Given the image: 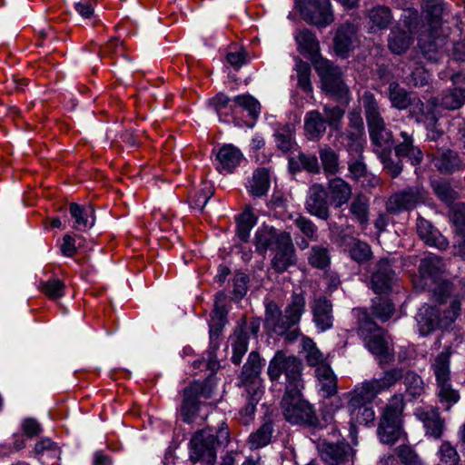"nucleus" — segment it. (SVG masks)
Wrapping results in <instances>:
<instances>
[{
    "label": "nucleus",
    "mask_w": 465,
    "mask_h": 465,
    "mask_svg": "<svg viewBox=\"0 0 465 465\" xmlns=\"http://www.w3.org/2000/svg\"><path fill=\"white\" fill-rule=\"evenodd\" d=\"M262 369V363L260 354L257 351H252L248 355L247 361L243 365L240 376V381L245 387L247 401L241 413L249 418L253 415L256 405L263 394L261 379Z\"/></svg>",
    "instance_id": "8"
},
{
    "label": "nucleus",
    "mask_w": 465,
    "mask_h": 465,
    "mask_svg": "<svg viewBox=\"0 0 465 465\" xmlns=\"http://www.w3.org/2000/svg\"><path fill=\"white\" fill-rule=\"evenodd\" d=\"M371 312L377 319L386 322L391 317L394 306L386 298L377 297L372 301Z\"/></svg>",
    "instance_id": "52"
},
{
    "label": "nucleus",
    "mask_w": 465,
    "mask_h": 465,
    "mask_svg": "<svg viewBox=\"0 0 465 465\" xmlns=\"http://www.w3.org/2000/svg\"><path fill=\"white\" fill-rule=\"evenodd\" d=\"M308 262L313 268L326 269L331 263L330 249L322 245L312 246L308 255Z\"/></svg>",
    "instance_id": "46"
},
{
    "label": "nucleus",
    "mask_w": 465,
    "mask_h": 465,
    "mask_svg": "<svg viewBox=\"0 0 465 465\" xmlns=\"http://www.w3.org/2000/svg\"><path fill=\"white\" fill-rule=\"evenodd\" d=\"M319 156L326 174H335L339 171L340 163L337 153L329 145H324L319 150Z\"/></svg>",
    "instance_id": "47"
},
{
    "label": "nucleus",
    "mask_w": 465,
    "mask_h": 465,
    "mask_svg": "<svg viewBox=\"0 0 465 465\" xmlns=\"http://www.w3.org/2000/svg\"><path fill=\"white\" fill-rule=\"evenodd\" d=\"M274 431L273 423L265 421L255 431L250 434L248 444L251 450H256L267 446L272 438Z\"/></svg>",
    "instance_id": "36"
},
{
    "label": "nucleus",
    "mask_w": 465,
    "mask_h": 465,
    "mask_svg": "<svg viewBox=\"0 0 465 465\" xmlns=\"http://www.w3.org/2000/svg\"><path fill=\"white\" fill-rule=\"evenodd\" d=\"M289 235L287 232H278L273 227L262 226L254 234L253 243L256 252L264 255L268 250H274L279 245L281 238H287Z\"/></svg>",
    "instance_id": "18"
},
{
    "label": "nucleus",
    "mask_w": 465,
    "mask_h": 465,
    "mask_svg": "<svg viewBox=\"0 0 465 465\" xmlns=\"http://www.w3.org/2000/svg\"><path fill=\"white\" fill-rule=\"evenodd\" d=\"M400 135L402 141L395 148L397 156L408 158L414 165L419 164L422 160V153L413 144L412 134L402 131Z\"/></svg>",
    "instance_id": "28"
},
{
    "label": "nucleus",
    "mask_w": 465,
    "mask_h": 465,
    "mask_svg": "<svg viewBox=\"0 0 465 465\" xmlns=\"http://www.w3.org/2000/svg\"><path fill=\"white\" fill-rule=\"evenodd\" d=\"M313 322L317 329L325 331L332 327V304L326 297L320 296L314 299L312 306Z\"/></svg>",
    "instance_id": "19"
},
{
    "label": "nucleus",
    "mask_w": 465,
    "mask_h": 465,
    "mask_svg": "<svg viewBox=\"0 0 465 465\" xmlns=\"http://www.w3.org/2000/svg\"><path fill=\"white\" fill-rule=\"evenodd\" d=\"M403 410L402 394L393 395L384 407L377 429L379 439L382 443L394 444L403 436L404 432L401 425Z\"/></svg>",
    "instance_id": "10"
},
{
    "label": "nucleus",
    "mask_w": 465,
    "mask_h": 465,
    "mask_svg": "<svg viewBox=\"0 0 465 465\" xmlns=\"http://www.w3.org/2000/svg\"><path fill=\"white\" fill-rule=\"evenodd\" d=\"M302 348L306 352V360L309 365L316 368L322 364H327L324 361V355L316 347L315 343L310 338H303Z\"/></svg>",
    "instance_id": "53"
},
{
    "label": "nucleus",
    "mask_w": 465,
    "mask_h": 465,
    "mask_svg": "<svg viewBox=\"0 0 465 465\" xmlns=\"http://www.w3.org/2000/svg\"><path fill=\"white\" fill-rule=\"evenodd\" d=\"M329 190L331 198L337 203H347L351 195V185L341 178L331 180Z\"/></svg>",
    "instance_id": "45"
},
{
    "label": "nucleus",
    "mask_w": 465,
    "mask_h": 465,
    "mask_svg": "<svg viewBox=\"0 0 465 465\" xmlns=\"http://www.w3.org/2000/svg\"><path fill=\"white\" fill-rule=\"evenodd\" d=\"M357 42V28L352 24L341 25L334 38V50L341 57H346Z\"/></svg>",
    "instance_id": "21"
},
{
    "label": "nucleus",
    "mask_w": 465,
    "mask_h": 465,
    "mask_svg": "<svg viewBox=\"0 0 465 465\" xmlns=\"http://www.w3.org/2000/svg\"><path fill=\"white\" fill-rule=\"evenodd\" d=\"M295 71L299 86L306 93L312 91L311 84V66L308 63L297 58Z\"/></svg>",
    "instance_id": "54"
},
{
    "label": "nucleus",
    "mask_w": 465,
    "mask_h": 465,
    "mask_svg": "<svg viewBox=\"0 0 465 465\" xmlns=\"http://www.w3.org/2000/svg\"><path fill=\"white\" fill-rule=\"evenodd\" d=\"M431 185L440 201L448 203L457 200V193L450 188L449 183L434 181Z\"/></svg>",
    "instance_id": "58"
},
{
    "label": "nucleus",
    "mask_w": 465,
    "mask_h": 465,
    "mask_svg": "<svg viewBox=\"0 0 465 465\" xmlns=\"http://www.w3.org/2000/svg\"><path fill=\"white\" fill-rule=\"evenodd\" d=\"M303 388L284 391L281 405L287 421L293 425H303L308 428L322 430L320 420L312 406L302 398Z\"/></svg>",
    "instance_id": "9"
},
{
    "label": "nucleus",
    "mask_w": 465,
    "mask_h": 465,
    "mask_svg": "<svg viewBox=\"0 0 465 465\" xmlns=\"http://www.w3.org/2000/svg\"><path fill=\"white\" fill-rule=\"evenodd\" d=\"M388 93L393 107L399 110L410 107L411 114L416 117V121L424 124L428 132V139L437 141L443 135V130L438 124L436 99H432L425 104L419 98H412L397 82H391L389 84Z\"/></svg>",
    "instance_id": "1"
},
{
    "label": "nucleus",
    "mask_w": 465,
    "mask_h": 465,
    "mask_svg": "<svg viewBox=\"0 0 465 465\" xmlns=\"http://www.w3.org/2000/svg\"><path fill=\"white\" fill-rule=\"evenodd\" d=\"M297 262L295 248L291 234L287 238H281L279 245L274 248V255L271 260V267L277 273L286 272Z\"/></svg>",
    "instance_id": "16"
},
{
    "label": "nucleus",
    "mask_w": 465,
    "mask_h": 465,
    "mask_svg": "<svg viewBox=\"0 0 465 465\" xmlns=\"http://www.w3.org/2000/svg\"><path fill=\"white\" fill-rule=\"evenodd\" d=\"M225 295L220 293L216 296L214 309L211 313L209 323L210 349L217 350L219 347L218 338L221 335L224 325L227 322V310L223 303Z\"/></svg>",
    "instance_id": "17"
},
{
    "label": "nucleus",
    "mask_w": 465,
    "mask_h": 465,
    "mask_svg": "<svg viewBox=\"0 0 465 465\" xmlns=\"http://www.w3.org/2000/svg\"><path fill=\"white\" fill-rule=\"evenodd\" d=\"M455 206L457 208L451 209L450 220L460 237L457 244L458 252L460 256H465V205Z\"/></svg>",
    "instance_id": "39"
},
{
    "label": "nucleus",
    "mask_w": 465,
    "mask_h": 465,
    "mask_svg": "<svg viewBox=\"0 0 465 465\" xmlns=\"http://www.w3.org/2000/svg\"><path fill=\"white\" fill-rule=\"evenodd\" d=\"M294 8L305 22L318 27H326L334 21L330 0H295Z\"/></svg>",
    "instance_id": "13"
},
{
    "label": "nucleus",
    "mask_w": 465,
    "mask_h": 465,
    "mask_svg": "<svg viewBox=\"0 0 465 465\" xmlns=\"http://www.w3.org/2000/svg\"><path fill=\"white\" fill-rule=\"evenodd\" d=\"M348 411L351 422L367 425L375 420L372 404H358V406H350L348 404Z\"/></svg>",
    "instance_id": "44"
},
{
    "label": "nucleus",
    "mask_w": 465,
    "mask_h": 465,
    "mask_svg": "<svg viewBox=\"0 0 465 465\" xmlns=\"http://www.w3.org/2000/svg\"><path fill=\"white\" fill-rule=\"evenodd\" d=\"M450 346L444 347L431 361L430 368L436 380L437 396L446 411L460 401V393L452 387L450 381Z\"/></svg>",
    "instance_id": "7"
},
{
    "label": "nucleus",
    "mask_w": 465,
    "mask_h": 465,
    "mask_svg": "<svg viewBox=\"0 0 465 465\" xmlns=\"http://www.w3.org/2000/svg\"><path fill=\"white\" fill-rule=\"evenodd\" d=\"M412 41L411 27L408 28V31L397 27L391 31L388 46L393 54H401L409 49Z\"/></svg>",
    "instance_id": "30"
},
{
    "label": "nucleus",
    "mask_w": 465,
    "mask_h": 465,
    "mask_svg": "<svg viewBox=\"0 0 465 465\" xmlns=\"http://www.w3.org/2000/svg\"><path fill=\"white\" fill-rule=\"evenodd\" d=\"M452 292L453 284L450 281H442L440 282H438L432 291L433 297L439 302L437 306L446 308L444 306V302L447 300V298L450 297Z\"/></svg>",
    "instance_id": "59"
},
{
    "label": "nucleus",
    "mask_w": 465,
    "mask_h": 465,
    "mask_svg": "<svg viewBox=\"0 0 465 465\" xmlns=\"http://www.w3.org/2000/svg\"><path fill=\"white\" fill-rule=\"evenodd\" d=\"M274 137L277 148L283 153L294 152L298 147L294 140L293 127L291 124L277 129Z\"/></svg>",
    "instance_id": "40"
},
{
    "label": "nucleus",
    "mask_w": 465,
    "mask_h": 465,
    "mask_svg": "<svg viewBox=\"0 0 465 465\" xmlns=\"http://www.w3.org/2000/svg\"><path fill=\"white\" fill-rule=\"evenodd\" d=\"M357 320L358 333L363 339L367 349L374 355L381 357L380 364L388 363L393 360V352L389 347V341L384 331L372 320L370 313L362 308L353 310Z\"/></svg>",
    "instance_id": "3"
},
{
    "label": "nucleus",
    "mask_w": 465,
    "mask_h": 465,
    "mask_svg": "<svg viewBox=\"0 0 465 465\" xmlns=\"http://www.w3.org/2000/svg\"><path fill=\"white\" fill-rule=\"evenodd\" d=\"M249 336L248 333L240 329L234 332L232 341V361L235 365H239L242 362L243 355L248 350Z\"/></svg>",
    "instance_id": "43"
},
{
    "label": "nucleus",
    "mask_w": 465,
    "mask_h": 465,
    "mask_svg": "<svg viewBox=\"0 0 465 465\" xmlns=\"http://www.w3.org/2000/svg\"><path fill=\"white\" fill-rule=\"evenodd\" d=\"M298 50L302 54L314 57L319 53V42L315 35L308 29L300 30L295 35Z\"/></svg>",
    "instance_id": "34"
},
{
    "label": "nucleus",
    "mask_w": 465,
    "mask_h": 465,
    "mask_svg": "<svg viewBox=\"0 0 465 465\" xmlns=\"http://www.w3.org/2000/svg\"><path fill=\"white\" fill-rule=\"evenodd\" d=\"M34 451L38 458L45 456L46 452L50 451L53 456L61 454V450L58 446L49 438H43L38 440L35 445Z\"/></svg>",
    "instance_id": "64"
},
{
    "label": "nucleus",
    "mask_w": 465,
    "mask_h": 465,
    "mask_svg": "<svg viewBox=\"0 0 465 465\" xmlns=\"http://www.w3.org/2000/svg\"><path fill=\"white\" fill-rule=\"evenodd\" d=\"M304 129L310 140H318L326 131L325 120L319 111L313 110L306 114Z\"/></svg>",
    "instance_id": "32"
},
{
    "label": "nucleus",
    "mask_w": 465,
    "mask_h": 465,
    "mask_svg": "<svg viewBox=\"0 0 465 465\" xmlns=\"http://www.w3.org/2000/svg\"><path fill=\"white\" fill-rule=\"evenodd\" d=\"M305 298L301 293H293L290 303L282 312L273 302L266 306L264 326L267 331L277 335H286L289 341L298 336L297 325L305 312Z\"/></svg>",
    "instance_id": "2"
},
{
    "label": "nucleus",
    "mask_w": 465,
    "mask_h": 465,
    "mask_svg": "<svg viewBox=\"0 0 465 465\" xmlns=\"http://www.w3.org/2000/svg\"><path fill=\"white\" fill-rule=\"evenodd\" d=\"M232 103L246 110L252 118H256L261 112L260 103L250 94L237 95L232 99Z\"/></svg>",
    "instance_id": "57"
},
{
    "label": "nucleus",
    "mask_w": 465,
    "mask_h": 465,
    "mask_svg": "<svg viewBox=\"0 0 465 465\" xmlns=\"http://www.w3.org/2000/svg\"><path fill=\"white\" fill-rule=\"evenodd\" d=\"M267 375L272 382H280L284 375L285 391L304 388L302 379V362L294 355L287 354L278 350L270 360L267 367Z\"/></svg>",
    "instance_id": "5"
},
{
    "label": "nucleus",
    "mask_w": 465,
    "mask_h": 465,
    "mask_svg": "<svg viewBox=\"0 0 465 465\" xmlns=\"http://www.w3.org/2000/svg\"><path fill=\"white\" fill-rule=\"evenodd\" d=\"M370 137L375 145V153L378 154L382 151H390L392 146V134L385 127V123H379L368 126Z\"/></svg>",
    "instance_id": "29"
},
{
    "label": "nucleus",
    "mask_w": 465,
    "mask_h": 465,
    "mask_svg": "<svg viewBox=\"0 0 465 465\" xmlns=\"http://www.w3.org/2000/svg\"><path fill=\"white\" fill-rule=\"evenodd\" d=\"M367 16L371 24L372 31L387 29L393 20L391 10L381 5H377L370 9Z\"/></svg>",
    "instance_id": "33"
},
{
    "label": "nucleus",
    "mask_w": 465,
    "mask_h": 465,
    "mask_svg": "<svg viewBox=\"0 0 465 465\" xmlns=\"http://www.w3.org/2000/svg\"><path fill=\"white\" fill-rule=\"evenodd\" d=\"M461 302L454 298L448 308L424 304L416 315L418 331L426 336L439 328H448L460 315Z\"/></svg>",
    "instance_id": "6"
},
{
    "label": "nucleus",
    "mask_w": 465,
    "mask_h": 465,
    "mask_svg": "<svg viewBox=\"0 0 465 465\" xmlns=\"http://www.w3.org/2000/svg\"><path fill=\"white\" fill-rule=\"evenodd\" d=\"M391 260L381 258L375 264L371 276V288L376 293H385L392 289L397 277Z\"/></svg>",
    "instance_id": "15"
},
{
    "label": "nucleus",
    "mask_w": 465,
    "mask_h": 465,
    "mask_svg": "<svg viewBox=\"0 0 465 465\" xmlns=\"http://www.w3.org/2000/svg\"><path fill=\"white\" fill-rule=\"evenodd\" d=\"M215 383L213 375L203 381H193L184 388L183 402L181 405V416L184 422L191 423L196 417L201 398L210 399L213 393Z\"/></svg>",
    "instance_id": "11"
},
{
    "label": "nucleus",
    "mask_w": 465,
    "mask_h": 465,
    "mask_svg": "<svg viewBox=\"0 0 465 465\" xmlns=\"http://www.w3.org/2000/svg\"><path fill=\"white\" fill-rule=\"evenodd\" d=\"M460 160L458 155L453 151H447L442 153L441 156L435 160V166L441 173H452L460 166Z\"/></svg>",
    "instance_id": "55"
},
{
    "label": "nucleus",
    "mask_w": 465,
    "mask_h": 465,
    "mask_svg": "<svg viewBox=\"0 0 465 465\" xmlns=\"http://www.w3.org/2000/svg\"><path fill=\"white\" fill-rule=\"evenodd\" d=\"M416 415L422 421L426 430V434L435 439H440L442 435L444 428V420L440 417L437 410L420 409L417 410Z\"/></svg>",
    "instance_id": "25"
},
{
    "label": "nucleus",
    "mask_w": 465,
    "mask_h": 465,
    "mask_svg": "<svg viewBox=\"0 0 465 465\" xmlns=\"http://www.w3.org/2000/svg\"><path fill=\"white\" fill-rule=\"evenodd\" d=\"M217 170L223 173H231L243 159L242 153L232 144L223 145L216 153Z\"/></svg>",
    "instance_id": "20"
},
{
    "label": "nucleus",
    "mask_w": 465,
    "mask_h": 465,
    "mask_svg": "<svg viewBox=\"0 0 465 465\" xmlns=\"http://www.w3.org/2000/svg\"><path fill=\"white\" fill-rule=\"evenodd\" d=\"M322 397L329 398L337 392V379L328 364H322L315 370Z\"/></svg>",
    "instance_id": "27"
},
{
    "label": "nucleus",
    "mask_w": 465,
    "mask_h": 465,
    "mask_svg": "<svg viewBox=\"0 0 465 465\" xmlns=\"http://www.w3.org/2000/svg\"><path fill=\"white\" fill-rule=\"evenodd\" d=\"M368 126L384 122L374 95L365 92L361 98Z\"/></svg>",
    "instance_id": "38"
},
{
    "label": "nucleus",
    "mask_w": 465,
    "mask_h": 465,
    "mask_svg": "<svg viewBox=\"0 0 465 465\" xmlns=\"http://www.w3.org/2000/svg\"><path fill=\"white\" fill-rule=\"evenodd\" d=\"M341 245L349 252L350 257L358 263L367 262L372 256L370 245L352 236H342Z\"/></svg>",
    "instance_id": "22"
},
{
    "label": "nucleus",
    "mask_w": 465,
    "mask_h": 465,
    "mask_svg": "<svg viewBox=\"0 0 465 465\" xmlns=\"http://www.w3.org/2000/svg\"><path fill=\"white\" fill-rule=\"evenodd\" d=\"M465 103V89L454 88L445 93L439 104L443 109L456 110Z\"/></svg>",
    "instance_id": "49"
},
{
    "label": "nucleus",
    "mask_w": 465,
    "mask_h": 465,
    "mask_svg": "<svg viewBox=\"0 0 465 465\" xmlns=\"http://www.w3.org/2000/svg\"><path fill=\"white\" fill-rule=\"evenodd\" d=\"M237 235L242 242H248L251 230L257 223V216L247 207L236 217Z\"/></svg>",
    "instance_id": "42"
},
{
    "label": "nucleus",
    "mask_w": 465,
    "mask_h": 465,
    "mask_svg": "<svg viewBox=\"0 0 465 465\" xmlns=\"http://www.w3.org/2000/svg\"><path fill=\"white\" fill-rule=\"evenodd\" d=\"M39 288L49 299L56 300L64 296L65 285L59 279L54 278L41 282Z\"/></svg>",
    "instance_id": "56"
},
{
    "label": "nucleus",
    "mask_w": 465,
    "mask_h": 465,
    "mask_svg": "<svg viewBox=\"0 0 465 465\" xmlns=\"http://www.w3.org/2000/svg\"><path fill=\"white\" fill-rule=\"evenodd\" d=\"M439 454L440 460L448 463L449 465H457L460 460L459 454L454 447L450 442L444 441L441 443Z\"/></svg>",
    "instance_id": "62"
},
{
    "label": "nucleus",
    "mask_w": 465,
    "mask_h": 465,
    "mask_svg": "<svg viewBox=\"0 0 465 465\" xmlns=\"http://www.w3.org/2000/svg\"><path fill=\"white\" fill-rule=\"evenodd\" d=\"M381 391L373 379L367 380L355 386L351 393L349 401L350 406H358V404H372L373 400Z\"/></svg>",
    "instance_id": "24"
},
{
    "label": "nucleus",
    "mask_w": 465,
    "mask_h": 465,
    "mask_svg": "<svg viewBox=\"0 0 465 465\" xmlns=\"http://www.w3.org/2000/svg\"><path fill=\"white\" fill-rule=\"evenodd\" d=\"M249 278L242 272H238L232 280V300H241L247 292Z\"/></svg>",
    "instance_id": "60"
},
{
    "label": "nucleus",
    "mask_w": 465,
    "mask_h": 465,
    "mask_svg": "<svg viewBox=\"0 0 465 465\" xmlns=\"http://www.w3.org/2000/svg\"><path fill=\"white\" fill-rule=\"evenodd\" d=\"M426 194L423 188H408L392 195L390 203H422L427 200Z\"/></svg>",
    "instance_id": "41"
},
{
    "label": "nucleus",
    "mask_w": 465,
    "mask_h": 465,
    "mask_svg": "<svg viewBox=\"0 0 465 465\" xmlns=\"http://www.w3.org/2000/svg\"><path fill=\"white\" fill-rule=\"evenodd\" d=\"M69 212L75 230L85 231L94 226L95 217L93 205H70Z\"/></svg>",
    "instance_id": "26"
},
{
    "label": "nucleus",
    "mask_w": 465,
    "mask_h": 465,
    "mask_svg": "<svg viewBox=\"0 0 465 465\" xmlns=\"http://www.w3.org/2000/svg\"><path fill=\"white\" fill-rule=\"evenodd\" d=\"M315 69L322 79V89L330 95L347 103L350 91L342 79L341 69L326 59L316 61Z\"/></svg>",
    "instance_id": "12"
},
{
    "label": "nucleus",
    "mask_w": 465,
    "mask_h": 465,
    "mask_svg": "<svg viewBox=\"0 0 465 465\" xmlns=\"http://www.w3.org/2000/svg\"><path fill=\"white\" fill-rule=\"evenodd\" d=\"M402 377L403 369L397 367L383 371L380 378H374L373 381L380 391L382 392L394 386Z\"/></svg>",
    "instance_id": "48"
},
{
    "label": "nucleus",
    "mask_w": 465,
    "mask_h": 465,
    "mask_svg": "<svg viewBox=\"0 0 465 465\" xmlns=\"http://www.w3.org/2000/svg\"><path fill=\"white\" fill-rule=\"evenodd\" d=\"M402 379L406 387V392L412 398L420 396L423 392L422 379L413 371H405L403 369Z\"/></svg>",
    "instance_id": "51"
},
{
    "label": "nucleus",
    "mask_w": 465,
    "mask_h": 465,
    "mask_svg": "<svg viewBox=\"0 0 465 465\" xmlns=\"http://www.w3.org/2000/svg\"><path fill=\"white\" fill-rule=\"evenodd\" d=\"M356 157H351L348 161V170L351 176L359 180L368 175L366 164L363 162L362 148L361 144H357L355 147Z\"/></svg>",
    "instance_id": "50"
},
{
    "label": "nucleus",
    "mask_w": 465,
    "mask_h": 465,
    "mask_svg": "<svg viewBox=\"0 0 465 465\" xmlns=\"http://www.w3.org/2000/svg\"><path fill=\"white\" fill-rule=\"evenodd\" d=\"M444 263L440 257L429 255L420 261L419 272L423 278L436 282L443 270Z\"/></svg>",
    "instance_id": "37"
},
{
    "label": "nucleus",
    "mask_w": 465,
    "mask_h": 465,
    "mask_svg": "<svg viewBox=\"0 0 465 465\" xmlns=\"http://www.w3.org/2000/svg\"><path fill=\"white\" fill-rule=\"evenodd\" d=\"M270 187L269 172L265 168H259L252 173L251 179L246 183L247 192L254 196L264 195Z\"/></svg>",
    "instance_id": "31"
},
{
    "label": "nucleus",
    "mask_w": 465,
    "mask_h": 465,
    "mask_svg": "<svg viewBox=\"0 0 465 465\" xmlns=\"http://www.w3.org/2000/svg\"><path fill=\"white\" fill-rule=\"evenodd\" d=\"M232 102V100L224 94H218L210 100V104L221 121L229 122L230 117L235 118L237 114L235 106L231 104Z\"/></svg>",
    "instance_id": "35"
},
{
    "label": "nucleus",
    "mask_w": 465,
    "mask_h": 465,
    "mask_svg": "<svg viewBox=\"0 0 465 465\" xmlns=\"http://www.w3.org/2000/svg\"><path fill=\"white\" fill-rule=\"evenodd\" d=\"M396 450L403 465H422L420 459L410 446L401 445Z\"/></svg>",
    "instance_id": "61"
},
{
    "label": "nucleus",
    "mask_w": 465,
    "mask_h": 465,
    "mask_svg": "<svg viewBox=\"0 0 465 465\" xmlns=\"http://www.w3.org/2000/svg\"><path fill=\"white\" fill-rule=\"evenodd\" d=\"M316 444L321 459L327 465H341L348 461L351 452V448L344 439L336 440L326 438L322 433L317 440H313Z\"/></svg>",
    "instance_id": "14"
},
{
    "label": "nucleus",
    "mask_w": 465,
    "mask_h": 465,
    "mask_svg": "<svg viewBox=\"0 0 465 465\" xmlns=\"http://www.w3.org/2000/svg\"><path fill=\"white\" fill-rule=\"evenodd\" d=\"M229 442L227 428L219 430L207 429L199 430L192 437L190 445V460L193 463L202 462L203 465H214L216 460V448L225 446Z\"/></svg>",
    "instance_id": "4"
},
{
    "label": "nucleus",
    "mask_w": 465,
    "mask_h": 465,
    "mask_svg": "<svg viewBox=\"0 0 465 465\" xmlns=\"http://www.w3.org/2000/svg\"><path fill=\"white\" fill-rule=\"evenodd\" d=\"M323 113L325 115V124L327 123L331 128L338 129L340 123L343 118L344 110L339 106H324Z\"/></svg>",
    "instance_id": "63"
},
{
    "label": "nucleus",
    "mask_w": 465,
    "mask_h": 465,
    "mask_svg": "<svg viewBox=\"0 0 465 465\" xmlns=\"http://www.w3.org/2000/svg\"><path fill=\"white\" fill-rule=\"evenodd\" d=\"M408 84L414 87H424L430 81V74L416 58L409 59L401 68Z\"/></svg>",
    "instance_id": "23"
}]
</instances>
